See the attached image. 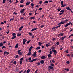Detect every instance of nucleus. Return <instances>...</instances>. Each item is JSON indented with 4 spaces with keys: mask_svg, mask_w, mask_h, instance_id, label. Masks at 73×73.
Wrapping results in <instances>:
<instances>
[{
    "mask_svg": "<svg viewBox=\"0 0 73 73\" xmlns=\"http://www.w3.org/2000/svg\"><path fill=\"white\" fill-rule=\"evenodd\" d=\"M50 66H49V68L50 69H49V70H50V69H51L52 70H54V64L53 63H51L50 64Z\"/></svg>",
    "mask_w": 73,
    "mask_h": 73,
    "instance_id": "nucleus-1",
    "label": "nucleus"
},
{
    "mask_svg": "<svg viewBox=\"0 0 73 73\" xmlns=\"http://www.w3.org/2000/svg\"><path fill=\"white\" fill-rule=\"evenodd\" d=\"M68 21V19L64 20V21H61L60 23H58V25H61V24H64L66 23Z\"/></svg>",
    "mask_w": 73,
    "mask_h": 73,
    "instance_id": "nucleus-2",
    "label": "nucleus"
},
{
    "mask_svg": "<svg viewBox=\"0 0 73 73\" xmlns=\"http://www.w3.org/2000/svg\"><path fill=\"white\" fill-rule=\"evenodd\" d=\"M22 50L21 49L17 51L18 54L19 56H22V54H23V52H21V51Z\"/></svg>",
    "mask_w": 73,
    "mask_h": 73,
    "instance_id": "nucleus-3",
    "label": "nucleus"
},
{
    "mask_svg": "<svg viewBox=\"0 0 73 73\" xmlns=\"http://www.w3.org/2000/svg\"><path fill=\"white\" fill-rule=\"evenodd\" d=\"M37 60V58H35V59L32 60L31 61H29V62H33V61H36Z\"/></svg>",
    "mask_w": 73,
    "mask_h": 73,
    "instance_id": "nucleus-4",
    "label": "nucleus"
},
{
    "mask_svg": "<svg viewBox=\"0 0 73 73\" xmlns=\"http://www.w3.org/2000/svg\"><path fill=\"white\" fill-rule=\"evenodd\" d=\"M52 51L53 52L55 56H56V54L57 53V51L55 49L52 50Z\"/></svg>",
    "mask_w": 73,
    "mask_h": 73,
    "instance_id": "nucleus-5",
    "label": "nucleus"
},
{
    "mask_svg": "<svg viewBox=\"0 0 73 73\" xmlns=\"http://www.w3.org/2000/svg\"><path fill=\"white\" fill-rule=\"evenodd\" d=\"M36 53H37V52L36 51H35L34 52V54H33L32 55V56H33L34 57H36V56H37V55H36Z\"/></svg>",
    "mask_w": 73,
    "mask_h": 73,
    "instance_id": "nucleus-6",
    "label": "nucleus"
},
{
    "mask_svg": "<svg viewBox=\"0 0 73 73\" xmlns=\"http://www.w3.org/2000/svg\"><path fill=\"white\" fill-rule=\"evenodd\" d=\"M27 40L26 39H24L23 40V44H25L27 42Z\"/></svg>",
    "mask_w": 73,
    "mask_h": 73,
    "instance_id": "nucleus-7",
    "label": "nucleus"
},
{
    "mask_svg": "<svg viewBox=\"0 0 73 73\" xmlns=\"http://www.w3.org/2000/svg\"><path fill=\"white\" fill-rule=\"evenodd\" d=\"M24 11H25V9H22L20 11L21 13L23 14V13H24Z\"/></svg>",
    "mask_w": 73,
    "mask_h": 73,
    "instance_id": "nucleus-8",
    "label": "nucleus"
},
{
    "mask_svg": "<svg viewBox=\"0 0 73 73\" xmlns=\"http://www.w3.org/2000/svg\"><path fill=\"white\" fill-rule=\"evenodd\" d=\"M42 43L41 42H38V45L39 46H41V45H42Z\"/></svg>",
    "mask_w": 73,
    "mask_h": 73,
    "instance_id": "nucleus-9",
    "label": "nucleus"
},
{
    "mask_svg": "<svg viewBox=\"0 0 73 73\" xmlns=\"http://www.w3.org/2000/svg\"><path fill=\"white\" fill-rule=\"evenodd\" d=\"M70 24V22H69L66 24V25H65L64 27H67L68 25H69Z\"/></svg>",
    "mask_w": 73,
    "mask_h": 73,
    "instance_id": "nucleus-10",
    "label": "nucleus"
},
{
    "mask_svg": "<svg viewBox=\"0 0 73 73\" xmlns=\"http://www.w3.org/2000/svg\"><path fill=\"white\" fill-rule=\"evenodd\" d=\"M4 56H5V55L7 54V55H8V54H9V52H8L7 51H5V52H4Z\"/></svg>",
    "mask_w": 73,
    "mask_h": 73,
    "instance_id": "nucleus-11",
    "label": "nucleus"
},
{
    "mask_svg": "<svg viewBox=\"0 0 73 73\" xmlns=\"http://www.w3.org/2000/svg\"><path fill=\"white\" fill-rule=\"evenodd\" d=\"M32 46H31L29 49V52H31L32 50Z\"/></svg>",
    "mask_w": 73,
    "mask_h": 73,
    "instance_id": "nucleus-12",
    "label": "nucleus"
},
{
    "mask_svg": "<svg viewBox=\"0 0 73 73\" xmlns=\"http://www.w3.org/2000/svg\"><path fill=\"white\" fill-rule=\"evenodd\" d=\"M66 36H64V37H62L60 39L61 40H64V39L65 38H66Z\"/></svg>",
    "mask_w": 73,
    "mask_h": 73,
    "instance_id": "nucleus-13",
    "label": "nucleus"
},
{
    "mask_svg": "<svg viewBox=\"0 0 73 73\" xmlns=\"http://www.w3.org/2000/svg\"><path fill=\"white\" fill-rule=\"evenodd\" d=\"M46 58V57L44 56H43L41 57V59H45Z\"/></svg>",
    "mask_w": 73,
    "mask_h": 73,
    "instance_id": "nucleus-14",
    "label": "nucleus"
},
{
    "mask_svg": "<svg viewBox=\"0 0 73 73\" xmlns=\"http://www.w3.org/2000/svg\"><path fill=\"white\" fill-rule=\"evenodd\" d=\"M31 3V2H27L26 3V5H29V4H30Z\"/></svg>",
    "mask_w": 73,
    "mask_h": 73,
    "instance_id": "nucleus-15",
    "label": "nucleus"
},
{
    "mask_svg": "<svg viewBox=\"0 0 73 73\" xmlns=\"http://www.w3.org/2000/svg\"><path fill=\"white\" fill-rule=\"evenodd\" d=\"M19 44L18 43L15 46V49H17L18 48V47H19Z\"/></svg>",
    "mask_w": 73,
    "mask_h": 73,
    "instance_id": "nucleus-16",
    "label": "nucleus"
},
{
    "mask_svg": "<svg viewBox=\"0 0 73 73\" xmlns=\"http://www.w3.org/2000/svg\"><path fill=\"white\" fill-rule=\"evenodd\" d=\"M44 62H45L44 61V60H42L40 61V63L42 64H44Z\"/></svg>",
    "mask_w": 73,
    "mask_h": 73,
    "instance_id": "nucleus-17",
    "label": "nucleus"
},
{
    "mask_svg": "<svg viewBox=\"0 0 73 73\" xmlns=\"http://www.w3.org/2000/svg\"><path fill=\"white\" fill-rule=\"evenodd\" d=\"M66 9H67V10H68V11H71V9H70L69 7H66Z\"/></svg>",
    "mask_w": 73,
    "mask_h": 73,
    "instance_id": "nucleus-18",
    "label": "nucleus"
},
{
    "mask_svg": "<svg viewBox=\"0 0 73 73\" xmlns=\"http://www.w3.org/2000/svg\"><path fill=\"white\" fill-rule=\"evenodd\" d=\"M3 45H4V44H3V43H2V42L0 43V47H1L2 46H3Z\"/></svg>",
    "mask_w": 73,
    "mask_h": 73,
    "instance_id": "nucleus-19",
    "label": "nucleus"
},
{
    "mask_svg": "<svg viewBox=\"0 0 73 73\" xmlns=\"http://www.w3.org/2000/svg\"><path fill=\"white\" fill-rule=\"evenodd\" d=\"M37 28H38L32 29L31 30V31H35V30H36V29H37Z\"/></svg>",
    "mask_w": 73,
    "mask_h": 73,
    "instance_id": "nucleus-20",
    "label": "nucleus"
},
{
    "mask_svg": "<svg viewBox=\"0 0 73 73\" xmlns=\"http://www.w3.org/2000/svg\"><path fill=\"white\" fill-rule=\"evenodd\" d=\"M13 36L12 38H11V39L12 40H14L15 38V37H16V36L15 35H13Z\"/></svg>",
    "mask_w": 73,
    "mask_h": 73,
    "instance_id": "nucleus-21",
    "label": "nucleus"
},
{
    "mask_svg": "<svg viewBox=\"0 0 73 73\" xmlns=\"http://www.w3.org/2000/svg\"><path fill=\"white\" fill-rule=\"evenodd\" d=\"M31 6H32V9L33 8V6H34V4H33V3H31Z\"/></svg>",
    "mask_w": 73,
    "mask_h": 73,
    "instance_id": "nucleus-22",
    "label": "nucleus"
},
{
    "mask_svg": "<svg viewBox=\"0 0 73 73\" xmlns=\"http://www.w3.org/2000/svg\"><path fill=\"white\" fill-rule=\"evenodd\" d=\"M65 6H66V4L62 5V6H61V7H62V8H63V7H65Z\"/></svg>",
    "mask_w": 73,
    "mask_h": 73,
    "instance_id": "nucleus-23",
    "label": "nucleus"
},
{
    "mask_svg": "<svg viewBox=\"0 0 73 73\" xmlns=\"http://www.w3.org/2000/svg\"><path fill=\"white\" fill-rule=\"evenodd\" d=\"M64 10H62L61 11H60V12H62V14H64Z\"/></svg>",
    "mask_w": 73,
    "mask_h": 73,
    "instance_id": "nucleus-24",
    "label": "nucleus"
},
{
    "mask_svg": "<svg viewBox=\"0 0 73 73\" xmlns=\"http://www.w3.org/2000/svg\"><path fill=\"white\" fill-rule=\"evenodd\" d=\"M64 33H61L60 34H59V35H60L61 36H62L63 35H64Z\"/></svg>",
    "mask_w": 73,
    "mask_h": 73,
    "instance_id": "nucleus-25",
    "label": "nucleus"
},
{
    "mask_svg": "<svg viewBox=\"0 0 73 73\" xmlns=\"http://www.w3.org/2000/svg\"><path fill=\"white\" fill-rule=\"evenodd\" d=\"M34 19H35V18H34V17H31L30 18V19L31 20H34Z\"/></svg>",
    "mask_w": 73,
    "mask_h": 73,
    "instance_id": "nucleus-26",
    "label": "nucleus"
},
{
    "mask_svg": "<svg viewBox=\"0 0 73 73\" xmlns=\"http://www.w3.org/2000/svg\"><path fill=\"white\" fill-rule=\"evenodd\" d=\"M31 54H32V53L29 52V53H27V55H28V56H30V55H31Z\"/></svg>",
    "mask_w": 73,
    "mask_h": 73,
    "instance_id": "nucleus-27",
    "label": "nucleus"
},
{
    "mask_svg": "<svg viewBox=\"0 0 73 73\" xmlns=\"http://www.w3.org/2000/svg\"><path fill=\"white\" fill-rule=\"evenodd\" d=\"M72 36H73V34H71L69 36L68 38H70Z\"/></svg>",
    "mask_w": 73,
    "mask_h": 73,
    "instance_id": "nucleus-28",
    "label": "nucleus"
},
{
    "mask_svg": "<svg viewBox=\"0 0 73 73\" xmlns=\"http://www.w3.org/2000/svg\"><path fill=\"white\" fill-rule=\"evenodd\" d=\"M21 34L20 33V34H19V33H18L17 35V36H21Z\"/></svg>",
    "mask_w": 73,
    "mask_h": 73,
    "instance_id": "nucleus-29",
    "label": "nucleus"
},
{
    "mask_svg": "<svg viewBox=\"0 0 73 73\" xmlns=\"http://www.w3.org/2000/svg\"><path fill=\"white\" fill-rule=\"evenodd\" d=\"M47 3H48V1H46L44 2V4H47Z\"/></svg>",
    "mask_w": 73,
    "mask_h": 73,
    "instance_id": "nucleus-30",
    "label": "nucleus"
},
{
    "mask_svg": "<svg viewBox=\"0 0 73 73\" xmlns=\"http://www.w3.org/2000/svg\"><path fill=\"white\" fill-rule=\"evenodd\" d=\"M64 70H66V71H67L68 72L69 71V69L68 68H65Z\"/></svg>",
    "mask_w": 73,
    "mask_h": 73,
    "instance_id": "nucleus-31",
    "label": "nucleus"
},
{
    "mask_svg": "<svg viewBox=\"0 0 73 73\" xmlns=\"http://www.w3.org/2000/svg\"><path fill=\"white\" fill-rule=\"evenodd\" d=\"M36 50H38V49H40V47H37V48H36Z\"/></svg>",
    "mask_w": 73,
    "mask_h": 73,
    "instance_id": "nucleus-32",
    "label": "nucleus"
},
{
    "mask_svg": "<svg viewBox=\"0 0 73 73\" xmlns=\"http://www.w3.org/2000/svg\"><path fill=\"white\" fill-rule=\"evenodd\" d=\"M16 63H17L16 61H14L13 62V65H16Z\"/></svg>",
    "mask_w": 73,
    "mask_h": 73,
    "instance_id": "nucleus-33",
    "label": "nucleus"
},
{
    "mask_svg": "<svg viewBox=\"0 0 73 73\" xmlns=\"http://www.w3.org/2000/svg\"><path fill=\"white\" fill-rule=\"evenodd\" d=\"M6 0H3L2 2L3 3V4H4L5 3Z\"/></svg>",
    "mask_w": 73,
    "mask_h": 73,
    "instance_id": "nucleus-34",
    "label": "nucleus"
},
{
    "mask_svg": "<svg viewBox=\"0 0 73 73\" xmlns=\"http://www.w3.org/2000/svg\"><path fill=\"white\" fill-rule=\"evenodd\" d=\"M44 27H45V25H41L40 26V27H41V28H44Z\"/></svg>",
    "mask_w": 73,
    "mask_h": 73,
    "instance_id": "nucleus-35",
    "label": "nucleus"
},
{
    "mask_svg": "<svg viewBox=\"0 0 73 73\" xmlns=\"http://www.w3.org/2000/svg\"><path fill=\"white\" fill-rule=\"evenodd\" d=\"M15 70H16V72H18L19 70V68H16Z\"/></svg>",
    "mask_w": 73,
    "mask_h": 73,
    "instance_id": "nucleus-36",
    "label": "nucleus"
},
{
    "mask_svg": "<svg viewBox=\"0 0 73 73\" xmlns=\"http://www.w3.org/2000/svg\"><path fill=\"white\" fill-rule=\"evenodd\" d=\"M23 60H24V58H21L20 59V61H23Z\"/></svg>",
    "mask_w": 73,
    "mask_h": 73,
    "instance_id": "nucleus-37",
    "label": "nucleus"
},
{
    "mask_svg": "<svg viewBox=\"0 0 73 73\" xmlns=\"http://www.w3.org/2000/svg\"><path fill=\"white\" fill-rule=\"evenodd\" d=\"M27 72L28 73H29V72H30V70L29 69H28L27 71Z\"/></svg>",
    "mask_w": 73,
    "mask_h": 73,
    "instance_id": "nucleus-38",
    "label": "nucleus"
},
{
    "mask_svg": "<svg viewBox=\"0 0 73 73\" xmlns=\"http://www.w3.org/2000/svg\"><path fill=\"white\" fill-rule=\"evenodd\" d=\"M18 57H19V55H16L15 56L16 58H17Z\"/></svg>",
    "mask_w": 73,
    "mask_h": 73,
    "instance_id": "nucleus-39",
    "label": "nucleus"
},
{
    "mask_svg": "<svg viewBox=\"0 0 73 73\" xmlns=\"http://www.w3.org/2000/svg\"><path fill=\"white\" fill-rule=\"evenodd\" d=\"M51 54H49L48 55V58H49V57H51Z\"/></svg>",
    "mask_w": 73,
    "mask_h": 73,
    "instance_id": "nucleus-40",
    "label": "nucleus"
},
{
    "mask_svg": "<svg viewBox=\"0 0 73 73\" xmlns=\"http://www.w3.org/2000/svg\"><path fill=\"white\" fill-rule=\"evenodd\" d=\"M66 63H67V64H69L70 62H69V60L67 61L66 62Z\"/></svg>",
    "mask_w": 73,
    "mask_h": 73,
    "instance_id": "nucleus-41",
    "label": "nucleus"
},
{
    "mask_svg": "<svg viewBox=\"0 0 73 73\" xmlns=\"http://www.w3.org/2000/svg\"><path fill=\"white\" fill-rule=\"evenodd\" d=\"M29 34L30 35V36H32V34L31 33L29 32Z\"/></svg>",
    "mask_w": 73,
    "mask_h": 73,
    "instance_id": "nucleus-42",
    "label": "nucleus"
},
{
    "mask_svg": "<svg viewBox=\"0 0 73 73\" xmlns=\"http://www.w3.org/2000/svg\"><path fill=\"white\" fill-rule=\"evenodd\" d=\"M7 48V47H6L5 46H2V49H4V48Z\"/></svg>",
    "mask_w": 73,
    "mask_h": 73,
    "instance_id": "nucleus-43",
    "label": "nucleus"
},
{
    "mask_svg": "<svg viewBox=\"0 0 73 73\" xmlns=\"http://www.w3.org/2000/svg\"><path fill=\"white\" fill-rule=\"evenodd\" d=\"M19 62H20V64H22L23 63V61H22L21 60H20L19 61Z\"/></svg>",
    "mask_w": 73,
    "mask_h": 73,
    "instance_id": "nucleus-44",
    "label": "nucleus"
},
{
    "mask_svg": "<svg viewBox=\"0 0 73 73\" xmlns=\"http://www.w3.org/2000/svg\"><path fill=\"white\" fill-rule=\"evenodd\" d=\"M20 7H21V8H22V7H24V5H20Z\"/></svg>",
    "mask_w": 73,
    "mask_h": 73,
    "instance_id": "nucleus-45",
    "label": "nucleus"
},
{
    "mask_svg": "<svg viewBox=\"0 0 73 73\" xmlns=\"http://www.w3.org/2000/svg\"><path fill=\"white\" fill-rule=\"evenodd\" d=\"M31 59H32V58H31V57H29L28 59V60L31 61Z\"/></svg>",
    "mask_w": 73,
    "mask_h": 73,
    "instance_id": "nucleus-46",
    "label": "nucleus"
},
{
    "mask_svg": "<svg viewBox=\"0 0 73 73\" xmlns=\"http://www.w3.org/2000/svg\"><path fill=\"white\" fill-rule=\"evenodd\" d=\"M38 71V69L36 70V71H35V73H37V72Z\"/></svg>",
    "mask_w": 73,
    "mask_h": 73,
    "instance_id": "nucleus-47",
    "label": "nucleus"
},
{
    "mask_svg": "<svg viewBox=\"0 0 73 73\" xmlns=\"http://www.w3.org/2000/svg\"><path fill=\"white\" fill-rule=\"evenodd\" d=\"M9 33V30L7 31L6 33H7V34H8Z\"/></svg>",
    "mask_w": 73,
    "mask_h": 73,
    "instance_id": "nucleus-48",
    "label": "nucleus"
},
{
    "mask_svg": "<svg viewBox=\"0 0 73 73\" xmlns=\"http://www.w3.org/2000/svg\"><path fill=\"white\" fill-rule=\"evenodd\" d=\"M29 16H31L32 15V13H30L29 14Z\"/></svg>",
    "mask_w": 73,
    "mask_h": 73,
    "instance_id": "nucleus-49",
    "label": "nucleus"
},
{
    "mask_svg": "<svg viewBox=\"0 0 73 73\" xmlns=\"http://www.w3.org/2000/svg\"><path fill=\"white\" fill-rule=\"evenodd\" d=\"M19 31H21L22 30V28H21L20 27L19 28Z\"/></svg>",
    "mask_w": 73,
    "mask_h": 73,
    "instance_id": "nucleus-50",
    "label": "nucleus"
},
{
    "mask_svg": "<svg viewBox=\"0 0 73 73\" xmlns=\"http://www.w3.org/2000/svg\"><path fill=\"white\" fill-rule=\"evenodd\" d=\"M23 70H22L20 71L19 72V73H21L22 72H23Z\"/></svg>",
    "mask_w": 73,
    "mask_h": 73,
    "instance_id": "nucleus-51",
    "label": "nucleus"
},
{
    "mask_svg": "<svg viewBox=\"0 0 73 73\" xmlns=\"http://www.w3.org/2000/svg\"><path fill=\"white\" fill-rule=\"evenodd\" d=\"M61 5H63L64 4L63 3V1H61Z\"/></svg>",
    "mask_w": 73,
    "mask_h": 73,
    "instance_id": "nucleus-52",
    "label": "nucleus"
},
{
    "mask_svg": "<svg viewBox=\"0 0 73 73\" xmlns=\"http://www.w3.org/2000/svg\"><path fill=\"white\" fill-rule=\"evenodd\" d=\"M52 62L53 63H54V64L55 63V61H54V60H53L52 61Z\"/></svg>",
    "mask_w": 73,
    "mask_h": 73,
    "instance_id": "nucleus-53",
    "label": "nucleus"
},
{
    "mask_svg": "<svg viewBox=\"0 0 73 73\" xmlns=\"http://www.w3.org/2000/svg\"><path fill=\"white\" fill-rule=\"evenodd\" d=\"M61 9H57V11H61Z\"/></svg>",
    "mask_w": 73,
    "mask_h": 73,
    "instance_id": "nucleus-54",
    "label": "nucleus"
},
{
    "mask_svg": "<svg viewBox=\"0 0 73 73\" xmlns=\"http://www.w3.org/2000/svg\"><path fill=\"white\" fill-rule=\"evenodd\" d=\"M13 1L12 0L11 1V0H10L9 1V2L10 3H12V2Z\"/></svg>",
    "mask_w": 73,
    "mask_h": 73,
    "instance_id": "nucleus-55",
    "label": "nucleus"
},
{
    "mask_svg": "<svg viewBox=\"0 0 73 73\" xmlns=\"http://www.w3.org/2000/svg\"><path fill=\"white\" fill-rule=\"evenodd\" d=\"M41 50H40L39 51H38V52L39 53H41Z\"/></svg>",
    "mask_w": 73,
    "mask_h": 73,
    "instance_id": "nucleus-56",
    "label": "nucleus"
},
{
    "mask_svg": "<svg viewBox=\"0 0 73 73\" xmlns=\"http://www.w3.org/2000/svg\"><path fill=\"white\" fill-rule=\"evenodd\" d=\"M56 44H57V45H60V43H59V42H57L56 43Z\"/></svg>",
    "mask_w": 73,
    "mask_h": 73,
    "instance_id": "nucleus-57",
    "label": "nucleus"
},
{
    "mask_svg": "<svg viewBox=\"0 0 73 73\" xmlns=\"http://www.w3.org/2000/svg\"><path fill=\"white\" fill-rule=\"evenodd\" d=\"M46 47H48V46H50V45H48V44H46Z\"/></svg>",
    "mask_w": 73,
    "mask_h": 73,
    "instance_id": "nucleus-58",
    "label": "nucleus"
},
{
    "mask_svg": "<svg viewBox=\"0 0 73 73\" xmlns=\"http://www.w3.org/2000/svg\"><path fill=\"white\" fill-rule=\"evenodd\" d=\"M45 48V46H42V48L44 49Z\"/></svg>",
    "mask_w": 73,
    "mask_h": 73,
    "instance_id": "nucleus-59",
    "label": "nucleus"
},
{
    "mask_svg": "<svg viewBox=\"0 0 73 73\" xmlns=\"http://www.w3.org/2000/svg\"><path fill=\"white\" fill-rule=\"evenodd\" d=\"M51 49H55V47L54 46L53 47H51Z\"/></svg>",
    "mask_w": 73,
    "mask_h": 73,
    "instance_id": "nucleus-60",
    "label": "nucleus"
},
{
    "mask_svg": "<svg viewBox=\"0 0 73 73\" xmlns=\"http://www.w3.org/2000/svg\"><path fill=\"white\" fill-rule=\"evenodd\" d=\"M20 3H24V1H20Z\"/></svg>",
    "mask_w": 73,
    "mask_h": 73,
    "instance_id": "nucleus-61",
    "label": "nucleus"
},
{
    "mask_svg": "<svg viewBox=\"0 0 73 73\" xmlns=\"http://www.w3.org/2000/svg\"><path fill=\"white\" fill-rule=\"evenodd\" d=\"M12 35H15V36H16V33H13V34H12Z\"/></svg>",
    "mask_w": 73,
    "mask_h": 73,
    "instance_id": "nucleus-62",
    "label": "nucleus"
},
{
    "mask_svg": "<svg viewBox=\"0 0 73 73\" xmlns=\"http://www.w3.org/2000/svg\"><path fill=\"white\" fill-rule=\"evenodd\" d=\"M39 4H42V1H39Z\"/></svg>",
    "mask_w": 73,
    "mask_h": 73,
    "instance_id": "nucleus-63",
    "label": "nucleus"
},
{
    "mask_svg": "<svg viewBox=\"0 0 73 73\" xmlns=\"http://www.w3.org/2000/svg\"><path fill=\"white\" fill-rule=\"evenodd\" d=\"M27 72V70H25V71H24L23 73H25Z\"/></svg>",
    "mask_w": 73,
    "mask_h": 73,
    "instance_id": "nucleus-64",
    "label": "nucleus"
}]
</instances>
